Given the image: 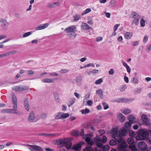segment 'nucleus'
<instances>
[{
    "mask_svg": "<svg viewBox=\"0 0 151 151\" xmlns=\"http://www.w3.org/2000/svg\"><path fill=\"white\" fill-rule=\"evenodd\" d=\"M56 142L58 145H60L59 148L65 146L68 149H70L71 147L72 143L68 138L57 139Z\"/></svg>",
    "mask_w": 151,
    "mask_h": 151,
    "instance_id": "nucleus-1",
    "label": "nucleus"
},
{
    "mask_svg": "<svg viewBox=\"0 0 151 151\" xmlns=\"http://www.w3.org/2000/svg\"><path fill=\"white\" fill-rule=\"evenodd\" d=\"M137 135L135 138L137 140L145 139L149 135V132L148 131L142 129L138 130L137 132Z\"/></svg>",
    "mask_w": 151,
    "mask_h": 151,
    "instance_id": "nucleus-2",
    "label": "nucleus"
},
{
    "mask_svg": "<svg viewBox=\"0 0 151 151\" xmlns=\"http://www.w3.org/2000/svg\"><path fill=\"white\" fill-rule=\"evenodd\" d=\"M76 29V26L72 25L69 26L64 29V31L68 33V36L71 38H75L76 35L74 32Z\"/></svg>",
    "mask_w": 151,
    "mask_h": 151,
    "instance_id": "nucleus-3",
    "label": "nucleus"
},
{
    "mask_svg": "<svg viewBox=\"0 0 151 151\" xmlns=\"http://www.w3.org/2000/svg\"><path fill=\"white\" fill-rule=\"evenodd\" d=\"M141 16L137 12L134 11L132 12L130 15V17L133 19L132 22V24L137 25L139 23V21L141 19Z\"/></svg>",
    "mask_w": 151,
    "mask_h": 151,
    "instance_id": "nucleus-4",
    "label": "nucleus"
},
{
    "mask_svg": "<svg viewBox=\"0 0 151 151\" xmlns=\"http://www.w3.org/2000/svg\"><path fill=\"white\" fill-rule=\"evenodd\" d=\"M94 140L96 146L98 147H101L102 146L103 143H105L107 141V138L104 135L103 136L102 139L98 136H97L94 138Z\"/></svg>",
    "mask_w": 151,
    "mask_h": 151,
    "instance_id": "nucleus-5",
    "label": "nucleus"
},
{
    "mask_svg": "<svg viewBox=\"0 0 151 151\" xmlns=\"http://www.w3.org/2000/svg\"><path fill=\"white\" fill-rule=\"evenodd\" d=\"M138 147L141 151H150L147 147V144L143 141H141L138 143Z\"/></svg>",
    "mask_w": 151,
    "mask_h": 151,
    "instance_id": "nucleus-6",
    "label": "nucleus"
},
{
    "mask_svg": "<svg viewBox=\"0 0 151 151\" xmlns=\"http://www.w3.org/2000/svg\"><path fill=\"white\" fill-rule=\"evenodd\" d=\"M0 24L3 30L5 31L7 29L9 23L6 19L1 18L0 19Z\"/></svg>",
    "mask_w": 151,
    "mask_h": 151,
    "instance_id": "nucleus-7",
    "label": "nucleus"
},
{
    "mask_svg": "<svg viewBox=\"0 0 151 151\" xmlns=\"http://www.w3.org/2000/svg\"><path fill=\"white\" fill-rule=\"evenodd\" d=\"M27 145L29 146L28 148L31 151H42L43 150L41 147L38 146L29 145Z\"/></svg>",
    "mask_w": 151,
    "mask_h": 151,
    "instance_id": "nucleus-8",
    "label": "nucleus"
},
{
    "mask_svg": "<svg viewBox=\"0 0 151 151\" xmlns=\"http://www.w3.org/2000/svg\"><path fill=\"white\" fill-rule=\"evenodd\" d=\"M118 128L117 127H115L112 129L111 133L112 134V137L115 139L116 137H118V136H119L120 135L118 134Z\"/></svg>",
    "mask_w": 151,
    "mask_h": 151,
    "instance_id": "nucleus-9",
    "label": "nucleus"
},
{
    "mask_svg": "<svg viewBox=\"0 0 151 151\" xmlns=\"http://www.w3.org/2000/svg\"><path fill=\"white\" fill-rule=\"evenodd\" d=\"M141 119L143 123L146 125H149L150 122L147 115L143 114L141 116Z\"/></svg>",
    "mask_w": 151,
    "mask_h": 151,
    "instance_id": "nucleus-10",
    "label": "nucleus"
},
{
    "mask_svg": "<svg viewBox=\"0 0 151 151\" xmlns=\"http://www.w3.org/2000/svg\"><path fill=\"white\" fill-rule=\"evenodd\" d=\"M35 116L34 112L31 111L28 116V120L30 122H33L35 119Z\"/></svg>",
    "mask_w": 151,
    "mask_h": 151,
    "instance_id": "nucleus-11",
    "label": "nucleus"
},
{
    "mask_svg": "<svg viewBox=\"0 0 151 151\" xmlns=\"http://www.w3.org/2000/svg\"><path fill=\"white\" fill-rule=\"evenodd\" d=\"M48 25L49 24L48 23L41 24L38 27H36L35 29L36 30L43 29L47 28Z\"/></svg>",
    "mask_w": 151,
    "mask_h": 151,
    "instance_id": "nucleus-12",
    "label": "nucleus"
},
{
    "mask_svg": "<svg viewBox=\"0 0 151 151\" xmlns=\"http://www.w3.org/2000/svg\"><path fill=\"white\" fill-rule=\"evenodd\" d=\"M128 132V129L125 127L119 130L120 136H124L127 134Z\"/></svg>",
    "mask_w": 151,
    "mask_h": 151,
    "instance_id": "nucleus-13",
    "label": "nucleus"
},
{
    "mask_svg": "<svg viewBox=\"0 0 151 151\" xmlns=\"http://www.w3.org/2000/svg\"><path fill=\"white\" fill-rule=\"evenodd\" d=\"M12 102L13 104V107L16 108L17 106V99L14 93H12Z\"/></svg>",
    "mask_w": 151,
    "mask_h": 151,
    "instance_id": "nucleus-14",
    "label": "nucleus"
},
{
    "mask_svg": "<svg viewBox=\"0 0 151 151\" xmlns=\"http://www.w3.org/2000/svg\"><path fill=\"white\" fill-rule=\"evenodd\" d=\"M38 135L41 136H50L52 137H54L55 136H58L59 134L57 133L51 134H47L45 133H39Z\"/></svg>",
    "mask_w": 151,
    "mask_h": 151,
    "instance_id": "nucleus-15",
    "label": "nucleus"
},
{
    "mask_svg": "<svg viewBox=\"0 0 151 151\" xmlns=\"http://www.w3.org/2000/svg\"><path fill=\"white\" fill-rule=\"evenodd\" d=\"M128 147V145L125 142L122 143L119 146L118 149H120V151L123 150H126V148Z\"/></svg>",
    "mask_w": 151,
    "mask_h": 151,
    "instance_id": "nucleus-16",
    "label": "nucleus"
},
{
    "mask_svg": "<svg viewBox=\"0 0 151 151\" xmlns=\"http://www.w3.org/2000/svg\"><path fill=\"white\" fill-rule=\"evenodd\" d=\"M117 117L120 121L123 122L125 120V117L122 114L119 113L117 114Z\"/></svg>",
    "mask_w": 151,
    "mask_h": 151,
    "instance_id": "nucleus-17",
    "label": "nucleus"
},
{
    "mask_svg": "<svg viewBox=\"0 0 151 151\" xmlns=\"http://www.w3.org/2000/svg\"><path fill=\"white\" fill-rule=\"evenodd\" d=\"M133 36V33L131 32H127L124 35L125 38L127 40L130 39Z\"/></svg>",
    "mask_w": 151,
    "mask_h": 151,
    "instance_id": "nucleus-18",
    "label": "nucleus"
},
{
    "mask_svg": "<svg viewBox=\"0 0 151 151\" xmlns=\"http://www.w3.org/2000/svg\"><path fill=\"white\" fill-rule=\"evenodd\" d=\"M24 105L25 109L27 111H29V107L28 104V98H26L25 99L24 102Z\"/></svg>",
    "mask_w": 151,
    "mask_h": 151,
    "instance_id": "nucleus-19",
    "label": "nucleus"
},
{
    "mask_svg": "<svg viewBox=\"0 0 151 151\" xmlns=\"http://www.w3.org/2000/svg\"><path fill=\"white\" fill-rule=\"evenodd\" d=\"M128 100L127 99L123 97L115 100L114 101L117 103H126L127 102Z\"/></svg>",
    "mask_w": 151,
    "mask_h": 151,
    "instance_id": "nucleus-20",
    "label": "nucleus"
},
{
    "mask_svg": "<svg viewBox=\"0 0 151 151\" xmlns=\"http://www.w3.org/2000/svg\"><path fill=\"white\" fill-rule=\"evenodd\" d=\"M42 81L43 83H52L54 82V79L46 78L42 79Z\"/></svg>",
    "mask_w": 151,
    "mask_h": 151,
    "instance_id": "nucleus-21",
    "label": "nucleus"
},
{
    "mask_svg": "<svg viewBox=\"0 0 151 151\" xmlns=\"http://www.w3.org/2000/svg\"><path fill=\"white\" fill-rule=\"evenodd\" d=\"M128 119L129 122L132 123H135L136 119L134 116L132 115H130L128 116Z\"/></svg>",
    "mask_w": 151,
    "mask_h": 151,
    "instance_id": "nucleus-22",
    "label": "nucleus"
},
{
    "mask_svg": "<svg viewBox=\"0 0 151 151\" xmlns=\"http://www.w3.org/2000/svg\"><path fill=\"white\" fill-rule=\"evenodd\" d=\"M73 149L76 151H79L81 148V146L80 144H77L73 146Z\"/></svg>",
    "mask_w": 151,
    "mask_h": 151,
    "instance_id": "nucleus-23",
    "label": "nucleus"
},
{
    "mask_svg": "<svg viewBox=\"0 0 151 151\" xmlns=\"http://www.w3.org/2000/svg\"><path fill=\"white\" fill-rule=\"evenodd\" d=\"M81 28L83 30H88L90 29V27L86 23H83L82 24Z\"/></svg>",
    "mask_w": 151,
    "mask_h": 151,
    "instance_id": "nucleus-24",
    "label": "nucleus"
},
{
    "mask_svg": "<svg viewBox=\"0 0 151 151\" xmlns=\"http://www.w3.org/2000/svg\"><path fill=\"white\" fill-rule=\"evenodd\" d=\"M13 109H9V111L10 112L9 113L15 114H19L16 111L17 108V107H14L13 106Z\"/></svg>",
    "mask_w": 151,
    "mask_h": 151,
    "instance_id": "nucleus-25",
    "label": "nucleus"
},
{
    "mask_svg": "<svg viewBox=\"0 0 151 151\" xmlns=\"http://www.w3.org/2000/svg\"><path fill=\"white\" fill-rule=\"evenodd\" d=\"M53 95L55 101L57 102H58L59 101V98L58 93L56 92H53Z\"/></svg>",
    "mask_w": 151,
    "mask_h": 151,
    "instance_id": "nucleus-26",
    "label": "nucleus"
},
{
    "mask_svg": "<svg viewBox=\"0 0 151 151\" xmlns=\"http://www.w3.org/2000/svg\"><path fill=\"white\" fill-rule=\"evenodd\" d=\"M82 80V77L81 76L77 77L76 79V81L78 85H80Z\"/></svg>",
    "mask_w": 151,
    "mask_h": 151,
    "instance_id": "nucleus-27",
    "label": "nucleus"
},
{
    "mask_svg": "<svg viewBox=\"0 0 151 151\" xmlns=\"http://www.w3.org/2000/svg\"><path fill=\"white\" fill-rule=\"evenodd\" d=\"M127 142L129 145H131L134 142V139L132 137L129 138L127 139Z\"/></svg>",
    "mask_w": 151,
    "mask_h": 151,
    "instance_id": "nucleus-28",
    "label": "nucleus"
},
{
    "mask_svg": "<svg viewBox=\"0 0 151 151\" xmlns=\"http://www.w3.org/2000/svg\"><path fill=\"white\" fill-rule=\"evenodd\" d=\"M132 123L130 122H126L124 125L125 128L128 129H129L131 127V124Z\"/></svg>",
    "mask_w": 151,
    "mask_h": 151,
    "instance_id": "nucleus-29",
    "label": "nucleus"
},
{
    "mask_svg": "<svg viewBox=\"0 0 151 151\" xmlns=\"http://www.w3.org/2000/svg\"><path fill=\"white\" fill-rule=\"evenodd\" d=\"M96 93L100 97H102L103 96V93L101 89H99L96 91Z\"/></svg>",
    "mask_w": 151,
    "mask_h": 151,
    "instance_id": "nucleus-30",
    "label": "nucleus"
},
{
    "mask_svg": "<svg viewBox=\"0 0 151 151\" xmlns=\"http://www.w3.org/2000/svg\"><path fill=\"white\" fill-rule=\"evenodd\" d=\"M117 142L118 143H122L123 139L122 138L119 136H118V137H116L115 139Z\"/></svg>",
    "mask_w": 151,
    "mask_h": 151,
    "instance_id": "nucleus-31",
    "label": "nucleus"
},
{
    "mask_svg": "<svg viewBox=\"0 0 151 151\" xmlns=\"http://www.w3.org/2000/svg\"><path fill=\"white\" fill-rule=\"evenodd\" d=\"M79 132L76 130H73L70 132L72 136H76L78 135Z\"/></svg>",
    "mask_w": 151,
    "mask_h": 151,
    "instance_id": "nucleus-32",
    "label": "nucleus"
},
{
    "mask_svg": "<svg viewBox=\"0 0 151 151\" xmlns=\"http://www.w3.org/2000/svg\"><path fill=\"white\" fill-rule=\"evenodd\" d=\"M73 18L74 21H77L81 18V16L79 14H76V15L73 16Z\"/></svg>",
    "mask_w": 151,
    "mask_h": 151,
    "instance_id": "nucleus-33",
    "label": "nucleus"
},
{
    "mask_svg": "<svg viewBox=\"0 0 151 151\" xmlns=\"http://www.w3.org/2000/svg\"><path fill=\"white\" fill-rule=\"evenodd\" d=\"M116 143V141L114 139H111L109 142V144L110 145L113 146L115 145Z\"/></svg>",
    "mask_w": 151,
    "mask_h": 151,
    "instance_id": "nucleus-34",
    "label": "nucleus"
},
{
    "mask_svg": "<svg viewBox=\"0 0 151 151\" xmlns=\"http://www.w3.org/2000/svg\"><path fill=\"white\" fill-rule=\"evenodd\" d=\"M81 111L82 114H85L86 113H89L90 111L88 109L86 108L85 109L82 110Z\"/></svg>",
    "mask_w": 151,
    "mask_h": 151,
    "instance_id": "nucleus-35",
    "label": "nucleus"
},
{
    "mask_svg": "<svg viewBox=\"0 0 151 151\" xmlns=\"http://www.w3.org/2000/svg\"><path fill=\"white\" fill-rule=\"evenodd\" d=\"M55 119H61V116L60 112H58L56 114V115L55 116Z\"/></svg>",
    "mask_w": 151,
    "mask_h": 151,
    "instance_id": "nucleus-36",
    "label": "nucleus"
},
{
    "mask_svg": "<svg viewBox=\"0 0 151 151\" xmlns=\"http://www.w3.org/2000/svg\"><path fill=\"white\" fill-rule=\"evenodd\" d=\"M61 118H65L69 116V115L68 113H61Z\"/></svg>",
    "mask_w": 151,
    "mask_h": 151,
    "instance_id": "nucleus-37",
    "label": "nucleus"
},
{
    "mask_svg": "<svg viewBox=\"0 0 151 151\" xmlns=\"http://www.w3.org/2000/svg\"><path fill=\"white\" fill-rule=\"evenodd\" d=\"M131 112V110L129 109H126L122 111V112L125 114H128Z\"/></svg>",
    "mask_w": 151,
    "mask_h": 151,
    "instance_id": "nucleus-38",
    "label": "nucleus"
},
{
    "mask_svg": "<svg viewBox=\"0 0 151 151\" xmlns=\"http://www.w3.org/2000/svg\"><path fill=\"white\" fill-rule=\"evenodd\" d=\"M126 88V85H124L120 87L119 90L120 91L123 92L125 90Z\"/></svg>",
    "mask_w": 151,
    "mask_h": 151,
    "instance_id": "nucleus-39",
    "label": "nucleus"
},
{
    "mask_svg": "<svg viewBox=\"0 0 151 151\" xmlns=\"http://www.w3.org/2000/svg\"><path fill=\"white\" fill-rule=\"evenodd\" d=\"M83 151H94L91 147L87 146L84 149Z\"/></svg>",
    "mask_w": 151,
    "mask_h": 151,
    "instance_id": "nucleus-40",
    "label": "nucleus"
},
{
    "mask_svg": "<svg viewBox=\"0 0 151 151\" xmlns=\"http://www.w3.org/2000/svg\"><path fill=\"white\" fill-rule=\"evenodd\" d=\"M129 147L132 151H137V149L134 145H129Z\"/></svg>",
    "mask_w": 151,
    "mask_h": 151,
    "instance_id": "nucleus-41",
    "label": "nucleus"
},
{
    "mask_svg": "<svg viewBox=\"0 0 151 151\" xmlns=\"http://www.w3.org/2000/svg\"><path fill=\"white\" fill-rule=\"evenodd\" d=\"M91 11V9L90 8H87L82 13V15H83L84 14H86L88 13L89 12H90Z\"/></svg>",
    "mask_w": 151,
    "mask_h": 151,
    "instance_id": "nucleus-42",
    "label": "nucleus"
},
{
    "mask_svg": "<svg viewBox=\"0 0 151 151\" xmlns=\"http://www.w3.org/2000/svg\"><path fill=\"white\" fill-rule=\"evenodd\" d=\"M32 33V32H29L24 34L22 36L23 37H25L30 35Z\"/></svg>",
    "mask_w": 151,
    "mask_h": 151,
    "instance_id": "nucleus-43",
    "label": "nucleus"
},
{
    "mask_svg": "<svg viewBox=\"0 0 151 151\" xmlns=\"http://www.w3.org/2000/svg\"><path fill=\"white\" fill-rule=\"evenodd\" d=\"M86 141L89 144L92 145L91 139L89 137H86L85 138Z\"/></svg>",
    "mask_w": 151,
    "mask_h": 151,
    "instance_id": "nucleus-44",
    "label": "nucleus"
},
{
    "mask_svg": "<svg viewBox=\"0 0 151 151\" xmlns=\"http://www.w3.org/2000/svg\"><path fill=\"white\" fill-rule=\"evenodd\" d=\"M103 150L104 151H109L110 150V148L109 145H105L103 147Z\"/></svg>",
    "mask_w": 151,
    "mask_h": 151,
    "instance_id": "nucleus-45",
    "label": "nucleus"
},
{
    "mask_svg": "<svg viewBox=\"0 0 151 151\" xmlns=\"http://www.w3.org/2000/svg\"><path fill=\"white\" fill-rule=\"evenodd\" d=\"M103 81V79L102 78H100L97 80L95 82V84L96 85L100 84Z\"/></svg>",
    "mask_w": 151,
    "mask_h": 151,
    "instance_id": "nucleus-46",
    "label": "nucleus"
},
{
    "mask_svg": "<svg viewBox=\"0 0 151 151\" xmlns=\"http://www.w3.org/2000/svg\"><path fill=\"white\" fill-rule=\"evenodd\" d=\"M128 132L129 136L131 137H133L135 135V133L133 131L129 130Z\"/></svg>",
    "mask_w": 151,
    "mask_h": 151,
    "instance_id": "nucleus-47",
    "label": "nucleus"
},
{
    "mask_svg": "<svg viewBox=\"0 0 151 151\" xmlns=\"http://www.w3.org/2000/svg\"><path fill=\"white\" fill-rule=\"evenodd\" d=\"M116 1L115 0H111L110 3V5L111 7H113L115 6Z\"/></svg>",
    "mask_w": 151,
    "mask_h": 151,
    "instance_id": "nucleus-48",
    "label": "nucleus"
},
{
    "mask_svg": "<svg viewBox=\"0 0 151 151\" xmlns=\"http://www.w3.org/2000/svg\"><path fill=\"white\" fill-rule=\"evenodd\" d=\"M145 21L143 19H142L140 21V26L142 27H144L145 26Z\"/></svg>",
    "mask_w": 151,
    "mask_h": 151,
    "instance_id": "nucleus-49",
    "label": "nucleus"
},
{
    "mask_svg": "<svg viewBox=\"0 0 151 151\" xmlns=\"http://www.w3.org/2000/svg\"><path fill=\"white\" fill-rule=\"evenodd\" d=\"M103 106L104 107V109L106 110L108 109L109 107L108 104L105 102H103L102 103Z\"/></svg>",
    "mask_w": 151,
    "mask_h": 151,
    "instance_id": "nucleus-50",
    "label": "nucleus"
},
{
    "mask_svg": "<svg viewBox=\"0 0 151 151\" xmlns=\"http://www.w3.org/2000/svg\"><path fill=\"white\" fill-rule=\"evenodd\" d=\"M17 51H9L6 52L7 56L11 54H14L17 52Z\"/></svg>",
    "mask_w": 151,
    "mask_h": 151,
    "instance_id": "nucleus-51",
    "label": "nucleus"
},
{
    "mask_svg": "<svg viewBox=\"0 0 151 151\" xmlns=\"http://www.w3.org/2000/svg\"><path fill=\"white\" fill-rule=\"evenodd\" d=\"M22 91H26L29 89V87L27 86H22Z\"/></svg>",
    "mask_w": 151,
    "mask_h": 151,
    "instance_id": "nucleus-52",
    "label": "nucleus"
},
{
    "mask_svg": "<svg viewBox=\"0 0 151 151\" xmlns=\"http://www.w3.org/2000/svg\"><path fill=\"white\" fill-rule=\"evenodd\" d=\"M132 81L134 83L138 84L139 83V80L137 78L134 77L133 78Z\"/></svg>",
    "mask_w": 151,
    "mask_h": 151,
    "instance_id": "nucleus-53",
    "label": "nucleus"
},
{
    "mask_svg": "<svg viewBox=\"0 0 151 151\" xmlns=\"http://www.w3.org/2000/svg\"><path fill=\"white\" fill-rule=\"evenodd\" d=\"M41 117L42 119H45L47 117V114L45 113H42L41 115Z\"/></svg>",
    "mask_w": 151,
    "mask_h": 151,
    "instance_id": "nucleus-54",
    "label": "nucleus"
},
{
    "mask_svg": "<svg viewBox=\"0 0 151 151\" xmlns=\"http://www.w3.org/2000/svg\"><path fill=\"white\" fill-rule=\"evenodd\" d=\"M142 89L140 88H137L135 91V94H137V93H139L141 92Z\"/></svg>",
    "mask_w": 151,
    "mask_h": 151,
    "instance_id": "nucleus-55",
    "label": "nucleus"
},
{
    "mask_svg": "<svg viewBox=\"0 0 151 151\" xmlns=\"http://www.w3.org/2000/svg\"><path fill=\"white\" fill-rule=\"evenodd\" d=\"M69 71L67 69H62L60 71V72L61 73H65Z\"/></svg>",
    "mask_w": 151,
    "mask_h": 151,
    "instance_id": "nucleus-56",
    "label": "nucleus"
},
{
    "mask_svg": "<svg viewBox=\"0 0 151 151\" xmlns=\"http://www.w3.org/2000/svg\"><path fill=\"white\" fill-rule=\"evenodd\" d=\"M2 112L4 113H9V109H4L2 110Z\"/></svg>",
    "mask_w": 151,
    "mask_h": 151,
    "instance_id": "nucleus-57",
    "label": "nucleus"
},
{
    "mask_svg": "<svg viewBox=\"0 0 151 151\" xmlns=\"http://www.w3.org/2000/svg\"><path fill=\"white\" fill-rule=\"evenodd\" d=\"M19 86H14L12 88L13 90L19 91Z\"/></svg>",
    "mask_w": 151,
    "mask_h": 151,
    "instance_id": "nucleus-58",
    "label": "nucleus"
},
{
    "mask_svg": "<svg viewBox=\"0 0 151 151\" xmlns=\"http://www.w3.org/2000/svg\"><path fill=\"white\" fill-rule=\"evenodd\" d=\"M7 56V53L0 54V58H3Z\"/></svg>",
    "mask_w": 151,
    "mask_h": 151,
    "instance_id": "nucleus-59",
    "label": "nucleus"
},
{
    "mask_svg": "<svg viewBox=\"0 0 151 151\" xmlns=\"http://www.w3.org/2000/svg\"><path fill=\"white\" fill-rule=\"evenodd\" d=\"M148 39V37L147 35H145L143 39V42L144 43H146Z\"/></svg>",
    "mask_w": 151,
    "mask_h": 151,
    "instance_id": "nucleus-60",
    "label": "nucleus"
},
{
    "mask_svg": "<svg viewBox=\"0 0 151 151\" xmlns=\"http://www.w3.org/2000/svg\"><path fill=\"white\" fill-rule=\"evenodd\" d=\"M53 4H54V7L59 6L60 5V3L59 2H54Z\"/></svg>",
    "mask_w": 151,
    "mask_h": 151,
    "instance_id": "nucleus-61",
    "label": "nucleus"
},
{
    "mask_svg": "<svg viewBox=\"0 0 151 151\" xmlns=\"http://www.w3.org/2000/svg\"><path fill=\"white\" fill-rule=\"evenodd\" d=\"M48 74L50 76H58V74L55 73V72H52L51 73H48Z\"/></svg>",
    "mask_w": 151,
    "mask_h": 151,
    "instance_id": "nucleus-62",
    "label": "nucleus"
},
{
    "mask_svg": "<svg viewBox=\"0 0 151 151\" xmlns=\"http://www.w3.org/2000/svg\"><path fill=\"white\" fill-rule=\"evenodd\" d=\"M54 6L53 3L49 4L47 5V7L49 8L54 7Z\"/></svg>",
    "mask_w": 151,
    "mask_h": 151,
    "instance_id": "nucleus-63",
    "label": "nucleus"
},
{
    "mask_svg": "<svg viewBox=\"0 0 151 151\" xmlns=\"http://www.w3.org/2000/svg\"><path fill=\"white\" fill-rule=\"evenodd\" d=\"M87 103L88 106H91L93 104V101L91 100H88L87 101Z\"/></svg>",
    "mask_w": 151,
    "mask_h": 151,
    "instance_id": "nucleus-64",
    "label": "nucleus"
}]
</instances>
